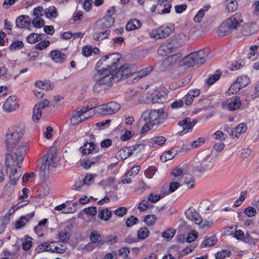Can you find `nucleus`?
<instances>
[{
  "instance_id": "f704fd0d",
  "label": "nucleus",
  "mask_w": 259,
  "mask_h": 259,
  "mask_svg": "<svg viewBox=\"0 0 259 259\" xmlns=\"http://www.w3.org/2000/svg\"><path fill=\"white\" fill-rule=\"evenodd\" d=\"M121 71V68L120 67L118 69L115 70L114 69L112 71H111V74L113 75V79L112 81V85L113 84V81H119L120 80L124 78L123 73Z\"/></svg>"
},
{
  "instance_id": "8fccbe9b",
  "label": "nucleus",
  "mask_w": 259,
  "mask_h": 259,
  "mask_svg": "<svg viewBox=\"0 0 259 259\" xmlns=\"http://www.w3.org/2000/svg\"><path fill=\"white\" fill-rule=\"evenodd\" d=\"M209 7L206 6L205 7V10H204L203 9H200L199 12L197 13V14L195 15V16L194 18V21L195 22L200 23L202 20V18L203 17L205 14V11H207Z\"/></svg>"
},
{
  "instance_id": "473e14b6",
  "label": "nucleus",
  "mask_w": 259,
  "mask_h": 259,
  "mask_svg": "<svg viewBox=\"0 0 259 259\" xmlns=\"http://www.w3.org/2000/svg\"><path fill=\"white\" fill-rule=\"evenodd\" d=\"M110 34V31L109 29H106L105 31L95 33L94 35V38L96 40H102L107 38Z\"/></svg>"
},
{
  "instance_id": "a19ab883",
  "label": "nucleus",
  "mask_w": 259,
  "mask_h": 259,
  "mask_svg": "<svg viewBox=\"0 0 259 259\" xmlns=\"http://www.w3.org/2000/svg\"><path fill=\"white\" fill-rule=\"evenodd\" d=\"M15 162H17V161L15 160V155L14 156V157H13L11 154L9 153L6 154L5 163L6 166L7 168H10L11 165L14 166V163H15Z\"/></svg>"
},
{
  "instance_id": "4468645a",
  "label": "nucleus",
  "mask_w": 259,
  "mask_h": 259,
  "mask_svg": "<svg viewBox=\"0 0 259 259\" xmlns=\"http://www.w3.org/2000/svg\"><path fill=\"white\" fill-rule=\"evenodd\" d=\"M19 107V104L15 96L9 97L3 105L5 110L8 112H12L15 110Z\"/></svg>"
},
{
  "instance_id": "37998d69",
  "label": "nucleus",
  "mask_w": 259,
  "mask_h": 259,
  "mask_svg": "<svg viewBox=\"0 0 259 259\" xmlns=\"http://www.w3.org/2000/svg\"><path fill=\"white\" fill-rule=\"evenodd\" d=\"M32 238L30 236L26 235L25 236L24 241L22 242V247L24 250H28L32 246Z\"/></svg>"
},
{
  "instance_id": "09e8293b",
  "label": "nucleus",
  "mask_w": 259,
  "mask_h": 259,
  "mask_svg": "<svg viewBox=\"0 0 259 259\" xmlns=\"http://www.w3.org/2000/svg\"><path fill=\"white\" fill-rule=\"evenodd\" d=\"M99 215L101 219L107 221L111 217V212L108 209H105L101 210Z\"/></svg>"
},
{
  "instance_id": "774afa93",
  "label": "nucleus",
  "mask_w": 259,
  "mask_h": 259,
  "mask_svg": "<svg viewBox=\"0 0 259 259\" xmlns=\"http://www.w3.org/2000/svg\"><path fill=\"white\" fill-rule=\"evenodd\" d=\"M156 168L153 166L149 167L145 171V176L148 178H151L156 172Z\"/></svg>"
},
{
  "instance_id": "0eeeda50",
  "label": "nucleus",
  "mask_w": 259,
  "mask_h": 259,
  "mask_svg": "<svg viewBox=\"0 0 259 259\" xmlns=\"http://www.w3.org/2000/svg\"><path fill=\"white\" fill-rule=\"evenodd\" d=\"M120 105L116 102L111 101L100 106L101 113L104 115H111L117 112Z\"/></svg>"
},
{
  "instance_id": "cd10ccee",
  "label": "nucleus",
  "mask_w": 259,
  "mask_h": 259,
  "mask_svg": "<svg viewBox=\"0 0 259 259\" xmlns=\"http://www.w3.org/2000/svg\"><path fill=\"white\" fill-rule=\"evenodd\" d=\"M241 105L239 97H234L232 98L228 104V109L231 111L238 109Z\"/></svg>"
},
{
  "instance_id": "603ef678",
  "label": "nucleus",
  "mask_w": 259,
  "mask_h": 259,
  "mask_svg": "<svg viewBox=\"0 0 259 259\" xmlns=\"http://www.w3.org/2000/svg\"><path fill=\"white\" fill-rule=\"evenodd\" d=\"M149 231L146 227L141 228L137 232L138 237L140 239H144L147 237L149 235Z\"/></svg>"
},
{
  "instance_id": "338daca9",
  "label": "nucleus",
  "mask_w": 259,
  "mask_h": 259,
  "mask_svg": "<svg viewBox=\"0 0 259 259\" xmlns=\"http://www.w3.org/2000/svg\"><path fill=\"white\" fill-rule=\"evenodd\" d=\"M244 212L248 217H252L256 214V210L254 207L249 206L245 208Z\"/></svg>"
},
{
  "instance_id": "f3484780",
  "label": "nucleus",
  "mask_w": 259,
  "mask_h": 259,
  "mask_svg": "<svg viewBox=\"0 0 259 259\" xmlns=\"http://www.w3.org/2000/svg\"><path fill=\"white\" fill-rule=\"evenodd\" d=\"M31 20L30 17L26 15H21L17 18L16 20V25L19 28H26L30 30Z\"/></svg>"
},
{
  "instance_id": "b1692460",
  "label": "nucleus",
  "mask_w": 259,
  "mask_h": 259,
  "mask_svg": "<svg viewBox=\"0 0 259 259\" xmlns=\"http://www.w3.org/2000/svg\"><path fill=\"white\" fill-rule=\"evenodd\" d=\"M200 95V91L198 89H194L189 91L187 94L185 96V104L189 106L191 105L195 97H198Z\"/></svg>"
},
{
  "instance_id": "bb28decb",
  "label": "nucleus",
  "mask_w": 259,
  "mask_h": 259,
  "mask_svg": "<svg viewBox=\"0 0 259 259\" xmlns=\"http://www.w3.org/2000/svg\"><path fill=\"white\" fill-rule=\"evenodd\" d=\"M152 70V68L151 66H149L139 70L135 73L132 74L133 81H137L138 79L147 76L151 72Z\"/></svg>"
},
{
  "instance_id": "f8f14e48",
  "label": "nucleus",
  "mask_w": 259,
  "mask_h": 259,
  "mask_svg": "<svg viewBox=\"0 0 259 259\" xmlns=\"http://www.w3.org/2000/svg\"><path fill=\"white\" fill-rule=\"evenodd\" d=\"M196 123V121L194 120L191 121V119L188 117L179 121L178 125L183 127V130L180 132V135H183L191 132Z\"/></svg>"
},
{
  "instance_id": "6e6552de",
  "label": "nucleus",
  "mask_w": 259,
  "mask_h": 259,
  "mask_svg": "<svg viewBox=\"0 0 259 259\" xmlns=\"http://www.w3.org/2000/svg\"><path fill=\"white\" fill-rule=\"evenodd\" d=\"M171 33V29L166 26H162L158 28L153 30L150 33V36L155 39H158L166 37Z\"/></svg>"
},
{
  "instance_id": "f257e3e1",
  "label": "nucleus",
  "mask_w": 259,
  "mask_h": 259,
  "mask_svg": "<svg viewBox=\"0 0 259 259\" xmlns=\"http://www.w3.org/2000/svg\"><path fill=\"white\" fill-rule=\"evenodd\" d=\"M120 58L119 54L113 53L106 55L97 62L96 66L97 73L93 77L95 83L93 91L95 93H99L112 87L113 76L111 74V71L117 68Z\"/></svg>"
},
{
  "instance_id": "0e129e2a",
  "label": "nucleus",
  "mask_w": 259,
  "mask_h": 259,
  "mask_svg": "<svg viewBox=\"0 0 259 259\" xmlns=\"http://www.w3.org/2000/svg\"><path fill=\"white\" fill-rule=\"evenodd\" d=\"M161 197L159 194H154V193H151L147 197V199L153 203H155L161 199Z\"/></svg>"
},
{
  "instance_id": "5fc2aeb1",
  "label": "nucleus",
  "mask_w": 259,
  "mask_h": 259,
  "mask_svg": "<svg viewBox=\"0 0 259 259\" xmlns=\"http://www.w3.org/2000/svg\"><path fill=\"white\" fill-rule=\"evenodd\" d=\"M157 220V218L154 215H147L144 218V222L149 226L153 225Z\"/></svg>"
},
{
  "instance_id": "a211bd4d",
  "label": "nucleus",
  "mask_w": 259,
  "mask_h": 259,
  "mask_svg": "<svg viewBox=\"0 0 259 259\" xmlns=\"http://www.w3.org/2000/svg\"><path fill=\"white\" fill-rule=\"evenodd\" d=\"M171 5L168 0H158V12L160 14L169 13Z\"/></svg>"
},
{
  "instance_id": "69168bd1",
  "label": "nucleus",
  "mask_w": 259,
  "mask_h": 259,
  "mask_svg": "<svg viewBox=\"0 0 259 259\" xmlns=\"http://www.w3.org/2000/svg\"><path fill=\"white\" fill-rule=\"evenodd\" d=\"M23 47V44L21 41H14L9 47L11 50H16L20 49Z\"/></svg>"
},
{
  "instance_id": "2eb2a0df",
  "label": "nucleus",
  "mask_w": 259,
  "mask_h": 259,
  "mask_svg": "<svg viewBox=\"0 0 259 259\" xmlns=\"http://www.w3.org/2000/svg\"><path fill=\"white\" fill-rule=\"evenodd\" d=\"M185 215L188 219L194 222L196 225H200L202 222V218L195 209L189 208L185 212Z\"/></svg>"
},
{
  "instance_id": "a18cd8bd",
  "label": "nucleus",
  "mask_w": 259,
  "mask_h": 259,
  "mask_svg": "<svg viewBox=\"0 0 259 259\" xmlns=\"http://www.w3.org/2000/svg\"><path fill=\"white\" fill-rule=\"evenodd\" d=\"M176 233V230L174 229H168L162 234V237L168 241L174 237Z\"/></svg>"
},
{
  "instance_id": "5701e85b",
  "label": "nucleus",
  "mask_w": 259,
  "mask_h": 259,
  "mask_svg": "<svg viewBox=\"0 0 259 259\" xmlns=\"http://www.w3.org/2000/svg\"><path fill=\"white\" fill-rule=\"evenodd\" d=\"M52 59L56 63H62L66 60V56L58 50H53L51 52Z\"/></svg>"
},
{
  "instance_id": "c9c22d12",
  "label": "nucleus",
  "mask_w": 259,
  "mask_h": 259,
  "mask_svg": "<svg viewBox=\"0 0 259 259\" xmlns=\"http://www.w3.org/2000/svg\"><path fill=\"white\" fill-rule=\"evenodd\" d=\"M236 81L241 89L246 87L250 83V79L246 75H242L237 78Z\"/></svg>"
},
{
  "instance_id": "1a4fd4ad",
  "label": "nucleus",
  "mask_w": 259,
  "mask_h": 259,
  "mask_svg": "<svg viewBox=\"0 0 259 259\" xmlns=\"http://www.w3.org/2000/svg\"><path fill=\"white\" fill-rule=\"evenodd\" d=\"M50 102L48 100H44L39 103H37L34 107L33 109L32 120L37 122L41 116L42 110L49 105Z\"/></svg>"
},
{
  "instance_id": "79ce46f5",
  "label": "nucleus",
  "mask_w": 259,
  "mask_h": 259,
  "mask_svg": "<svg viewBox=\"0 0 259 259\" xmlns=\"http://www.w3.org/2000/svg\"><path fill=\"white\" fill-rule=\"evenodd\" d=\"M90 237V240L93 243H103L101 236L97 231L92 232Z\"/></svg>"
},
{
  "instance_id": "ddd939ff",
  "label": "nucleus",
  "mask_w": 259,
  "mask_h": 259,
  "mask_svg": "<svg viewBox=\"0 0 259 259\" xmlns=\"http://www.w3.org/2000/svg\"><path fill=\"white\" fill-rule=\"evenodd\" d=\"M157 52L161 56H166L171 53L177 52V48L171 43L163 44L159 47Z\"/></svg>"
},
{
  "instance_id": "6e6d98bb",
  "label": "nucleus",
  "mask_w": 259,
  "mask_h": 259,
  "mask_svg": "<svg viewBox=\"0 0 259 259\" xmlns=\"http://www.w3.org/2000/svg\"><path fill=\"white\" fill-rule=\"evenodd\" d=\"M245 64V62L242 60H239L237 62L233 63L230 67V69L232 70H236L240 69Z\"/></svg>"
},
{
  "instance_id": "4c0bfd02",
  "label": "nucleus",
  "mask_w": 259,
  "mask_h": 259,
  "mask_svg": "<svg viewBox=\"0 0 259 259\" xmlns=\"http://www.w3.org/2000/svg\"><path fill=\"white\" fill-rule=\"evenodd\" d=\"M221 75V72L217 70L215 73L209 76V77L206 80V83L208 85H211L219 79Z\"/></svg>"
},
{
  "instance_id": "2f4dec72",
  "label": "nucleus",
  "mask_w": 259,
  "mask_h": 259,
  "mask_svg": "<svg viewBox=\"0 0 259 259\" xmlns=\"http://www.w3.org/2000/svg\"><path fill=\"white\" fill-rule=\"evenodd\" d=\"M141 23L136 19H133L130 20L126 25V29L127 31H131L140 27Z\"/></svg>"
},
{
  "instance_id": "de8ad7c7",
  "label": "nucleus",
  "mask_w": 259,
  "mask_h": 259,
  "mask_svg": "<svg viewBox=\"0 0 259 259\" xmlns=\"http://www.w3.org/2000/svg\"><path fill=\"white\" fill-rule=\"evenodd\" d=\"M95 176V175L88 174L84 177H81L85 187L90 185L94 181Z\"/></svg>"
},
{
  "instance_id": "e433bc0d",
  "label": "nucleus",
  "mask_w": 259,
  "mask_h": 259,
  "mask_svg": "<svg viewBox=\"0 0 259 259\" xmlns=\"http://www.w3.org/2000/svg\"><path fill=\"white\" fill-rule=\"evenodd\" d=\"M46 16L49 19L56 17L58 16L57 9L54 6H51L45 10Z\"/></svg>"
},
{
  "instance_id": "4d7b16f0",
  "label": "nucleus",
  "mask_w": 259,
  "mask_h": 259,
  "mask_svg": "<svg viewBox=\"0 0 259 259\" xmlns=\"http://www.w3.org/2000/svg\"><path fill=\"white\" fill-rule=\"evenodd\" d=\"M240 89V87L236 81L231 84L228 91V93H229V95H230V93L234 94V93H237Z\"/></svg>"
},
{
  "instance_id": "6ab92c4d",
  "label": "nucleus",
  "mask_w": 259,
  "mask_h": 259,
  "mask_svg": "<svg viewBox=\"0 0 259 259\" xmlns=\"http://www.w3.org/2000/svg\"><path fill=\"white\" fill-rule=\"evenodd\" d=\"M167 98V93L163 89L157 90L153 96L152 100L154 103H162L164 102Z\"/></svg>"
},
{
  "instance_id": "a878e982",
  "label": "nucleus",
  "mask_w": 259,
  "mask_h": 259,
  "mask_svg": "<svg viewBox=\"0 0 259 259\" xmlns=\"http://www.w3.org/2000/svg\"><path fill=\"white\" fill-rule=\"evenodd\" d=\"M237 226L228 227V232H230L229 235H232L234 238L238 240H241L244 238V233L241 230H237Z\"/></svg>"
},
{
  "instance_id": "49530a36",
  "label": "nucleus",
  "mask_w": 259,
  "mask_h": 259,
  "mask_svg": "<svg viewBox=\"0 0 259 259\" xmlns=\"http://www.w3.org/2000/svg\"><path fill=\"white\" fill-rule=\"evenodd\" d=\"M40 34L31 33L27 37V40L30 44H34L40 39Z\"/></svg>"
},
{
  "instance_id": "aec40b11",
  "label": "nucleus",
  "mask_w": 259,
  "mask_h": 259,
  "mask_svg": "<svg viewBox=\"0 0 259 259\" xmlns=\"http://www.w3.org/2000/svg\"><path fill=\"white\" fill-rule=\"evenodd\" d=\"M182 58V55L179 53H176L174 55H171L167 57L164 61V64L168 66H174L176 65L178 62L180 64V62L182 61L181 60ZM181 66L180 65H179Z\"/></svg>"
},
{
  "instance_id": "72a5a7b5",
  "label": "nucleus",
  "mask_w": 259,
  "mask_h": 259,
  "mask_svg": "<svg viewBox=\"0 0 259 259\" xmlns=\"http://www.w3.org/2000/svg\"><path fill=\"white\" fill-rule=\"evenodd\" d=\"M132 154V152H130V148L127 147L123 148L118 152V156L122 160L125 159Z\"/></svg>"
},
{
  "instance_id": "bf43d9fd",
  "label": "nucleus",
  "mask_w": 259,
  "mask_h": 259,
  "mask_svg": "<svg viewBox=\"0 0 259 259\" xmlns=\"http://www.w3.org/2000/svg\"><path fill=\"white\" fill-rule=\"evenodd\" d=\"M32 23L35 28H39L44 26V21L41 18H34Z\"/></svg>"
},
{
  "instance_id": "680f3d73",
  "label": "nucleus",
  "mask_w": 259,
  "mask_h": 259,
  "mask_svg": "<svg viewBox=\"0 0 259 259\" xmlns=\"http://www.w3.org/2000/svg\"><path fill=\"white\" fill-rule=\"evenodd\" d=\"M227 32V23L225 22H223L219 27L218 33L221 36L226 35Z\"/></svg>"
},
{
  "instance_id": "393cba45",
  "label": "nucleus",
  "mask_w": 259,
  "mask_h": 259,
  "mask_svg": "<svg viewBox=\"0 0 259 259\" xmlns=\"http://www.w3.org/2000/svg\"><path fill=\"white\" fill-rule=\"evenodd\" d=\"M218 240L214 236L206 237L201 243V248L210 247L218 243Z\"/></svg>"
},
{
  "instance_id": "3c124183",
  "label": "nucleus",
  "mask_w": 259,
  "mask_h": 259,
  "mask_svg": "<svg viewBox=\"0 0 259 259\" xmlns=\"http://www.w3.org/2000/svg\"><path fill=\"white\" fill-rule=\"evenodd\" d=\"M181 184H183L182 182L171 180V182L169 185V190L170 193L174 192L176 191L179 187L181 185Z\"/></svg>"
},
{
  "instance_id": "c756f323",
  "label": "nucleus",
  "mask_w": 259,
  "mask_h": 259,
  "mask_svg": "<svg viewBox=\"0 0 259 259\" xmlns=\"http://www.w3.org/2000/svg\"><path fill=\"white\" fill-rule=\"evenodd\" d=\"M96 145L93 142H87L80 148L81 153L84 154H89L95 150Z\"/></svg>"
},
{
  "instance_id": "c03bdc74",
  "label": "nucleus",
  "mask_w": 259,
  "mask_h": 259,
  "mask_svg": "<svg viewBox=\"0 0 259 259\" xmlns=\"http://www.w3.org/2000/svg\"><path fill=\"white\" fill-rule=\"evenodd\" d=\"M211 139L214 140H218L222 142L226 139L225 134L221 131H217L211 135Z\"/></svg>"
},
{
  "instance_id": "f03ea898",
  "label": "nucleus",
  "mask_w": 259,
  "mask_h": 259,
  "mask_svg": "<svg viewBox=\"0 0 259 259\" xmlns=\"http://www.w3.org/2000/svg\"><path fill=\"white\" fill-rule=\"evenodd\" d=\"M166 118V114L162 109L147 110L144 111L141 115V119L144 122V125L141 131V133H146L154 125L162 122Z\"/></svg>"
},
{
  "instance_id": "13d9d810",
  "label": "nucleus",
  "mask_w": 259,
  "mask_h": 259,
  "mask_svg": "<svg viewBox=\"0 0 259 259\" xmlns=\"http://www.w3.org/2000/svg\"><path fill=\"white\" fill-rule=\"evenodd\" d=\"M238 3L235 0H230L228 4V11L234 12L238 9Z\"/></svg>"
},
{
  "instance_id": "052dcab7",
  "label": "nucleus",
  "mask_w": 259,
  "mask_h": 259,
  "mask_svg": "<svg viewBox=\"0 0 259 259\" xmlns=\"http://www.w3.org/2000/svg\"><path fill=\"white\" fill-rule=\"evenodd\" d=\"M198 237L197 233L195 231H192L188 233L186 241L187 242L190 243L194 241Z\"/></svg>"
},
{
  "instance_id": "7c9ffc66",
  "label": "nucleus",
  "mask_w": 259,
  "mask_h": 259,
  "mask_svg": "<svg viewBox=\"0 0 259 259\" xmlns=\"http://www.w3.org/2000/svg\"><path fill=\"white\" fill-rule=\"evenodd\" d=\"M165 141L166 139L164 137H155L150 140L149 142V146L152 147H156L157 146L163 144Z\"/></svg>"
},
{
  "instance_id": "864d4df0",
  "label": "nucleus",
  "mask_w": 259,
  "mask_h": 259,
  "mask_svg": "<svg viewBox=\"0 0 259 259\" xmlns=\"http://www.w3.org/2000/svg\"><path fill=\"white\" fill-rule=\"evenodd\" d=\"M149 207V201L148 199H144L142 200L139 204L138 209L140 211H144Z\"/></svg>"
},
{
  "instance_id": "9b49d317",
  "label": "nucleus",
  "mask_w": 259,
  "mask_h": 259,
  "mask_svg": "<svg viewBox=\"0 0 259 259\" xmlns=\"http://www.w3.org/2000/svg\"><path fill=\"white\" fill-rule=\"evenodd\" d=\"M27 149L28 144L26 142L21 143L16 149L15 157V160L17 161V164L23 160Z\"/></svg>"
},
{
  "instance_id": "e2e57ef3",
  "label": "nucleus",
  "mask_w": 259,
  "mask_h": 259,
  "mask_svg": "<svg viewBox=\"0 0 259 259\" xmlns=\"http://www.w3.org/2000/svg\"><path fill=\"white\" fill-rule=\"evenodd\" d=\"M58 238L63 242H67L69 239L68 233L65 231H61L58 234Z\"/></svg>"
},
{
  "instance_id": "c85d7f7f",
  "label": "nucleus",
  "mask_w": 259,
  "mask_h": 259,
  "mask_svg": "<svg viewBox=\"0 0 259 259\" xmlns=\"http://www.w3.org/2000/svg\"><path fill=\"white\" fill-rule=\"evenodd\" d=\"M33 215L34 213L33 212L20 218L16 223V228L17 229H20L23 227L28 220L33 217Z\"/></svg>"
},
{
  "instance_id": "ea45409f",
  "label": "nucleus",
  "mask_w": 259,
  "mask_h": 259,
  "mask_svg": "<svg viewBox=\"0 0 259 259\" xmlns=\"http://www.w3.org/2000/svg\"><path fill=\"white\" fill-rule=\"evenodd\" d=\"M86 188L81 178H79L72 186V190L76 191H82Z\"/></svg>"
},
{
  "instance_id": "4be33fe9",
  "label": "nucleus",
  "mask_w": 259,
  "mask_h": 259,
  "mask_svg": "<svg viewBox=\"0 0 259 259\" xmlns=\"http://www.w3.org/2000/svg\"><path fill=\"white\" fill-rule=\"evenodd\" d=\"M247 130L246 125L245 123H240L235 130H231L230 136L231 138H238L242 133H244Z\"/></svg>"
},
{
  "instance_id": "7ed1b4c3",
  "label": "nucleus",
  "mask_w": 259,
  "mask_h": 259,
  "mask_svg": "<svg viewBox=\"0 0 259 259\" xmlns=\"http://www.w3.org/2000/svg\"><path fill=\"white\" fill-rule=\"evenodd\" d=\"M209 53V51L208 49L191 53L183 58L180 62V65H184L187 68L201 65L205 62Z\"/></svg>"
},
{
  "instance_id": "58836bf2",
  "label": "nucleus",
  "mask_w": 259,
  "mask_h": 259,
  "mask_svg": "<svg viewBox=\"0 0 259 259\" xmlns=\"http://www.w3.org/2000/svg\"><path fill=\"white\" fill-rule=\"evenodd\" d=\"M53 160V156L51 158H49V156L46 158V160L45 162L41 164L40 166V169L41 171L46 173L47 172H49L50 167L52 165L51 162Z\"/></svg>"
},
{
  "instance_id": "412c9836",
  "label": "nucleus",
  "mask_w": 259,
  "mask_h": 259,
  "mask_svg": "<svg viewBox=\"0 0 259 259\" xmlns=\"http://www.w3.org/2000/svg\"><path fill=\"white\" fill-rule=\"evenodd\" d=\"M21 175V171L20 170L18 171L17 168L14 167H12L10 171V184L11 185H16ZM9 183L7 184V186H8Z\"/></svg>"
},
{
  "instance_id": "20e7f679",
  "label": "nucleus",
  "mask_w": 259,
  "mask_h": 259,
  "mask_svg": "<svg viewBox=\"0 0 259 259\" xmlns=\"http://www.w3.org/2000/svg\"><path fill=\"white\" fill-rule=\"evenodd\" d=\"M25 132V125L23 123L16 124L9 129L6 135V146L8 150H12L22 138Z\"/></svg>"
},
{
  "instance_id": "423d86ee",
  "label": "nucleus",
  "mask_w": 259,
  "mask_h": 259,
  "mask_svg": "<svg viewBox=\"0 0 259 259\" xmlns=\"http://www.w3.org/2000/svg\"><path fill=\"white\" fill-rule=\"evenodd\" d=\"M90 109V108L88 107L82 108H76L72 113V117L70 120L71 124L75 125L87 119L89 116L86 117L84 116V114Z\"/></svg>"
},
{
  "instance_id": "dca6fc26",
  "label": "nucleus",
  "mask_w": 259,
  "mask_h": 259,
  "mask_svg": "<svg viewBox=\"0 0 259 259\" xmlns=\"http://www.w3.org/2000/svg\"><path fill=\"white\" fill-rule=\"evenodd\" d=\"M114 23V18L112 17L105 16L98 20L96 25L101 29H106L111 27Z\"/></svg>"
},
{
  "instance_id": "39448f33",
  "label": "nucleus",
  "mask_w": 259,
  "mask_h": 259,
  "mask_svg": "<svg viewBox=\"0 0 259 259\" xmlns=\"http://www.w3.org/2000/svg\"><path fill=\"white\" fill-rule=\"evenodd\" d=\"M171 174L173 176L172 179L186 184L189 188L194 186V180L192 176L187 174L184 169L181 167L174 168Z\"/></svg>"
},
{
  "instance_id": "9d476101",
  "label": "nucleus",
  "mask_w": 259,
  "mask_h": 259,
  "mask_svg": "<svg viewBox=\"0 0 259 259\" xmlns=\"http://www.w3.org/2000/svg\"><path fill=\"white\" fill-rule=\"evenodd\" d=\"M242 22L243 19L240 14L236 13L230 17L229 21H228V34L231 30H237Z\"/></svg>"
}]
</instances>
